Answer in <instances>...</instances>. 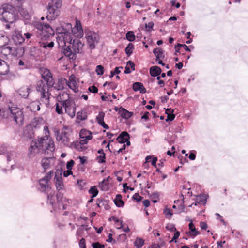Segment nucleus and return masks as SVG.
<instances>
[{"label": "nucleus", "mask_w": 248, "mask_h": 248, "mask_svg": "<svg viewBox=\"0 0 248 248\" xmlns=\"http://www.w3.org/2000/svg\"><path fill=\"white\" fill-rule=\"evenodd\" d=\"M44 130L45 131V136L31 141L29 148V154L30 156H33L35 154L40 152H44L46 154L51 155L54 151V141L46 135V133H49L48 127L44 126Z\"/></svg>", "instance_id": "obj_1"}, {"label": "nucleus", "mask_w": 248, "mask_h": 248, "mask_svg": "<svg viewBox=\"0 0 248 248\" xmlns=\"http://www.w3.org/2000/svg\"><path fill=\"white\" fill-rule=\"evenodd\" d=\"M42 78L46 82V84L43 80H40L37 82L36 90L40 93L41 99L46 104L49 103L50 93L49 89L54 86V79L50 70L47 68L40 69Z\"/></svg>", "instance_id": "obj_2"}, {"label": "nucleus", "mask_w": 248, "mask_h": 248, "mask_svg": "<svg viewBox=\"0 0 248 248\" xmlns=\"http://www.w3.org/2000/svg\"><path fill=\"white\" fill-rule=\"evenodd\" d=\"M17 18V11L14 6L4 4L0 7V20L8 23H13Z\"/></svg>", "instance_id": "obj_3"}, {"label": "nucleus", "mask_w": 248, "mask_h": 248, "mask_svg": "<svg viewBox=\"0 0 248 248\" xmlns=\"http://www.w3.org/2000/svg\"><path fill=\"white\" fill-rule=\"evenodd\" d=\"M35 27L38 37L42 39H46L54 35V30L47 23L41 22H36L35 24Z\"/></svg>", "instance_id": "obj_4"}, {"label": "nucleus", "mask_w": 248, "mask_h": 248, "mask_svg": "<svg viewBox=\"0 0 248 248\" xmlns=\"http://www.w3.org/2000/svg\"><path fill=\"white\" fill-rule=\"evenodd\" d=\"M62 6V0H51L48 4L46 19L49 21L55 20L60 14L59 9Z\"/></svg>", "instance_id": "obj_5"}, {"label": "nucleus", "mask_w": 248, "mask_h": 248, "mask_svg": "<svg viewBox=\"0 0 248 248\" xmlns=\"http://www.w3.org/2000/svg\"><path fill=\"white\" fill-rule=\"evenodd\" d=\"M9 118L19 125H22L24 121V115L22 109L16 106L9 107L7 110Z\"/></svg>", "instance_id": "obj_6"}, {"label": "nucleus", "mask_w": 248, "mask_h": 248, "mask_svg": "<svg viewBox=\"0 0 248 248\" xmlns=\"http://www.w3.org/2000/svg\"><path fill=\"white\" fill-rule=\"evenodd\" d=\"M85 34L89 48L91 49L95 48L99 40L98 34L89 30H86Z\"/></svg>", "instance_id": "obj_7"}, {"label": "nucleus", "mask_w": 248, "mask_h": 248, "mask_svg": "<svg viewBox=\"0 0 248 248\" xmlns=\"http://www.w3.org/2000/svg\"><path fill=\"white\" fill-rule=\"evenodd\" d=\"M53 174V171L50 170L45 177L39 180V188L42 192H48L50 190L51 187L48 184V182L50 180Z\"/></svg>", "instance_id": "obj_8"}, {"label": "nucleus", "mask_w": 248, "mask_h": 248, "mask_svg": "<svg viewBox=\"0 0 248 248\" xmlns=\"http://www.w3.org/2000/svg\"><path fill=\"white\" fill-rule=\"evenodd\" d=\"M64 101L65 102L63 103V107L64 108L65 112L71 118L74 117L76 109V106L74 100L72 99Z\"/></svg>", "instance_id": "obj_9"}, {"label": "nucleus", "mask_w": 248, "mask_h": 248, "mask_svg": "<svg viewBox=\"0 0 248 248\" xmlns=\"http://www.w3.org/2000/svg\"><path fill=\"white\" fill-rule=\"evenodd\" d=\"M57 42L60 46H66L67 43L70 45L72 43L74 39L72 37V35L68 32H62L58 36Z\"/></svg>", "instance_id": "obj_10"}, {"label": "nucleus", "mask_w": 248, "mask_h": 248, "mask_svg": "<svg viewBox=\"0 0 248 248\" xmlns=\"http://www.w3.org/2000/svg\"><path fill=\"white\" fill-rule=\"evenodd\" d=\"M70 45L73 49V52L75 54L82 52L83 44L79 39L75 38Z\"/></svg>", "instance_id": "obj_11"}, {"label": "nucleus", "mask_w": 248, "mask_h": 248, "mask_svg": "<svg viewBox=\"0 0 248 248\" xmlns=\"http://www.w3.org/2000/svg\"><path fill=\"white\" fill-rule=\"evenodd\" d=\"M57 140L61 142L64 145L68 146L70 142V138L68 133L65 130H62L61 133L57 134Z\"/></svg>", "instance_id": "obj_12"}, {"label": "nucleus", "mask_w": 248, "mask_h": 248, "mask_svg": "<svg viewBox=\"0 0 248 248\" xmlns=\"http://www.w3.org/2000/svg\"><path fill=\"white\" fill-rule=\"evenodd\" d=\"M73 35L78 38L83 37L84 32L81 23L79 21H76V25L72 30Z\"/></svg>", "instance_id": "obj_13"}, {"label": "nucleus", "mask_w": 248, "mask_h": 248, "mask_svg": "<svg viewBox=\"0 0 248 248\" xmlns=\"http://www.w3.org/2000/svg\"><path fill=\"white\" fill-rule=\"evenodd\" d=\"M55 159L54 157L43 158L41 160V166L44 169V171L49 169L51 166L54 164Z\"/></svg>", "instance_id": "obj_14"}, {"label": "nucleus", "mask_w": 248, "mask_h": 248, "mask_svg": "<svg viewBox=\"0 0 248 248\" xmlns=\"http://www.w3.org/2000/svg\"><path fill=\"white\" fill-rule=\"evenodd\" d=\"M9 64L0 58V75H5L9 73Z\"/></svg>", "instance_id": "obj_15"}, {"label": "nucleus", "mask_w": 248, "mask_h": 248, "mask_svg": "<svg viewBox=\"0 0 248 248\" xmlns=\"http://www.w3.org/2000/svg\"><path fill=\"white\" fill-rule=\"evenodd\" d=\"M12 40L16 45H21L25 41L24 37L19 32H16L13 35Z\"/></svg>", "instance_id": "obj_16"}, {"label": "nucleus", "mask_w": 248, "mask_h": 248, "mask_svg": "<svg viewBox=\"0 0 248 248\" xmlns=\"http://www.w3.org/2000/svg\"><path fill=\"white\" fill-rule=\"evenodd\" d=\"M104 117L105 113L102 111L100 112L98 115L96 116V121L98 124L102 126L104 128L108 129L109 128V126L105 123L104 121Z\"/></svg>", "instance_id": "obj_17"}, {"label": "nucleus", "mask_w": 248, "mask_h": 248, "mask_svg": "<svg viewBox=\"0 0 248 248\" xmlns=\"http://www.w3.org/2000/svg\"><path fill=\"white\" fill-rule=\"evenodd\" d=\"M67 85L69 86V87L72 90H73L75 92H78V87L77 86V84L75 80V77L74 76L72 75L70 77Z\"/></svg>", "instance_id": "obj_18"}, {"label": "nucleus", "mask_w": 248, "mask_h": 248, "mask_svg": "<svg viewBox=\"0 0 248 248\" xmlns=\"http://www.w3.org/2000/svg\"><path fill=\"white\" fill-rule=\"evenodd\" d=\"M40 103L39 101H34L29 104L27 106V108H29L31 112H36L40 109Z\"/></svg>", "instance_id": "obj_19"}, {"label": "nucleus", "mask_w": 248, "mask_h": 248, "mask_svg": "<svg viewBox=\"0 0 248 248\" xmlns=\"http://www.w3.org/2000/svg\"><path fill=\"white\" fill-rule=\"evenodd\" d=\"M31 89L27 86H23L18 90L19 94L23 98H26L29 96Z\"/></svg>", "instance_id": "obj_20"}, {"label": "nucleus", "mask_w": 248, "mask_h": 248, "mask_svg": "<svg viewBox=\"0 0 248 248\" xmlns=\"http://www.w3.org/2000/svg\"><path fill=\"white\" fill-rule=\"evenodd\" d=\"M133 89L135 91H140V93L142 94L145 93L146 92V89L144 87L143 84L140 82H135L133 85Z\"/></svg>", "instance_id": "obj_21"}, {"label": "nucleus", "mask_w": 248, "mask_h": 248, "mask_svg": "<svg viewBox=\"0 0 248 248\" xmlns=\"http://www.w3.org/2000/svg\"><path fill=\"white\" fill-rule=\"evenodd\" d=\"M63 53L66 56L69 57L70 59L76 58V54L73 52V49L70 45L63 49Z\"/></svg>", "instance_id": "obj_22"}, {"label": "nucleus", "mask_w": 248, "mask_h": 248, "mask_svg": "<svg viewBox=\"0 0 248 248\" xmlns=\"http://www.w3.org/2000/svg\"><path fill=\"white\" fill-rule=\"evenodd\" d=\"M129 135L126 131L122 132L117 138V140L120 143H124L129 139Z\"/></svg>", "instance_id": "obj_23"}, {"label": "nucleus", "mask_w": 248, "mask_h": 248, "mask_svg": "<svg viewBox=\"0 0 248 248\" xmlns=\"http://www.w3.org/2000/svg\"><path fill=\"white\" fill-rule=\"evenodd\" d=\"M161 73V69L157 66H152L150 68V74L152 77H157Z\"/></svg>", "instance_id": "obj_24"}, {"label": "nucleus", "mask_w": 248, "mask_h": 248, "mask_svg": "<svg viewBox=\"0 0 248 248\" xmlns=\"http://www.w3.org/2000/svg\"><path fill=\"white\" fill-rule=\"evenodd\" d=\"M54 181L56 189L58 191L62 189L63 187V184L61 177L56 174Z\"/></svg>", "instance_id": "obj_25"}, {"label": "nucleus", "mask_w": 248, "mask_h": 248, "mask_svg": "<svg viewBox=\"0 0 248 248\" xmlns=\"http://www.w3.org/2000/svg\"><path fill=\"white\" fill-rule=\"evenodd\" d=\"M119 113L122 118L125 119H128L130 118L132 115V113L131 112H129L128 110H126L124 108H120Z\"/></svg>", "instance_id": "obj_26"}, {"label": "nucleus", "mask_w": 248, "mask_h": 248, "mask_svg": "<svg viewBox=\"0 0 248 248\" xmlns=\"http://www.w3.org/2000/svg\"><path fill=\"white\" fill-rule=\"evenodd\" d=\"M79 135L81 139L86 138L87 140H91L93 138L92 133L85 129H82L80 132Z\"/></svg>", "instance_id": "obj_27"}, {"label": "nucleus", "mask_w": 248, "mask_h": 248, "mask_svg": "<svg viewBox=\"0 0 248 248\" xmlns=\"http://www.w3.org/2000/svg\"><path fill=\"white\" fill-rule=\"evenodd\" d=\"M188 226L189 229L190 230L188 233L189 236L191 237H195L199 234V232L196 230V228L192 222L189 224Z\"/></svg>", "instance_id": "obj_28"}, {"label": "nucleus", "mask_w": 248, "mask_h": 248, "mask_svg": "<svg viewBox=\"0 0 248 248\" xmlns=\"http://www.w3.org/2000/svg\"><path fill=\"white\" fill-rule=\"evenodd\" d=\"M153 53L156 56V61L160 60V59H163L165 57L163 54V51L160 48H155L153 50Z\"/></svg>", "instance_id": "obj_29"}, {"label": "nucleus", "mask_w": 248, "mask_h": 248, "mask_svg": "<svg viewBox=\"0 0 248 248\" xmlns=\"http://www.w3.org/2000/svg\"><path fill=\"white\" fill-rule=\"evenodd\" d=\"M110 177H108L106 179H104L102 181L99 183V186L101 189L103 191H107L108 190V180Z\"/></svg>", "instance_id": "obj_30"}, {"label": "nucleus", "mask_w": 248, "mask_h": 248, "mask_svg": "<svg viewBox=\"0 0 248 248\" xmlns=\"http://www.w3.org/2000/svg\"><path fill=\"white\" fill-rule=\"evenodd\" d=\"M58 99L59 102L63 103L65 102L64 100H69L72 99V98L69 96L68 93L63 92L59 94Z\"/></svg>", "instance_id": "obj_31"}, {"label": "nucleus", "mask_w": 248, "mask_h": 248, "mask_svg": "<svg viewBox=\"0 0 248 248\" xmlns=\"http://www.w3.org/2000/svg\"><path fill=\"white\" fill-rule=\"evenodd\" d=\"M115 204L119 207H122L124 206V202L122 200V196L120 194H117L114 200Z\"/></svg>", "instance_id": "obj_32"}, {"label": "nucleus", "mask_w": 248, "mask_h": 248, "mask_svg": "<svg viewBox=\"0 0 248 248\" xmlns=\"http://www.w3.org/2000/svg\"><path fill=\"white\" fill-rule=\"evenodd\" d=\"M57 198L56 196L54 195V192L51 191L47 195V202H49L53 207L54 204L55 203V198Z\"/></svg>", "instance_id": "obj_33"}, {"label": "nucleus", "mask_w": 248, "mask_h": 248, "mask_svg": "<svg viewBox=\"0 0 248 248\" xmlns=\"http://www.w3.org/2000/svg\"><path fill=\"white\" fill-rule=\"evenodd\" d=\"M52 87L58 91L62 90L64 89L63 81L62 79H59L55 84L54 82V86Z\"/></svg>", "instance_id": "obj_34"}, {"label": "nucleus", "mask_w": 248, "mask_h": 248, "mask_svg": "<svg viewBox=\"0 0 248 248\" xmlns=\"http://www.w3.org/2000/svg\"><path fill=\"white\" fill-rule=\"evenodd\" d=\"M7 154V159L8 161H10L11 156L12 155L11 153H9L7 148H5L3 146L0 147V155Z\"/></svg>", "instance_id": "obj_35"}, {"label": "nucleus", "mask_w": 248, "mask_h": 248, "mask_svg": "<svg viewBox=\"0 0 248 248\" xmlns=\"http://www.w3.org/2000/svg\"><path fill=\"white\" fill-rule=\"evenodd\" d=\"M40 46L43 48H52L54 46V43L53 42H50L49 43L40 42Z\"/></svg>", "instance_id": "obj_36"}, {"label": "nucleus", "mask_w": 248, "mask_h": 248, "mask_svg": "<svg viewBox=\"0 0 248 248\" xmlns=\"http://www.w3.org/2000/svg\"><path fill=\"white\" fill-rule=\"evenodd\" d=\"M77 118L80 121H83L87 119V116L85 111L82 110L77 113Z\"/></svg>", "instance_id": "obj_37"}, {"label": "nucleus", "mask_w": 248, "mask_h": 248, "mask_svg": "<svg viewBox=\"0 0 248 248\" xmlns=\"http://www.w3.org/2000/svg\"><path fill=\"white\" fill-rule=\"evenodd\" d=\"M55 111L59 114H63V103H57L55 105Z\"/></svg>", "instance_id": "obj_38"}, {"label": "nucleus", "mask_w": 248, "mask_h": 248, "mask_svg": "<svg viewBox=\"0 0 248 248\" xmlns=\"http://www.w3.org/2000/svg\"><path fill=\"white\" fill-rule=\"evenodd\" d=\"M97 205L99 207L104 206V208L105 209H108V207L107 201L103 199L98 200V202L97 203Z\"/></svg>", "instance_id": "obj_39"}, {"label": "nucleus", "mask_w": 248, "mask_h": 248, "mask_svg": "<svg viewBox=\"0 0 248 248\" xmlns=\"http://www.w3.org/2000/svg\"><path fill=\"white\" fill-rule=\"evenodd\" d=\"M134 49V45L132 43H129L125 48V53L127 54L128 56H130L133 50Z\"/></svg>", "instance_id": "obj_40"}, {"label": "nucleus", "mask_w": 248, "mask_h": 248, "mask_svg": "<svg viewBox=\"0 0 248 248\" xmlns=\"http://www.w3.org/2000/svg\"><path fill=\"white\" fill-rule=\"evenodd\" d=\"M144 244V240L142 238H137L135 242L134 245L137 248H141Z\"/></svg>", "instance_id": "obj_41"}, {"label": "nucleus", "mask_w": 248, "mask_h": 248, "mask_svg": "<svg viewBox=\"0 0 248 248\" xmlns=\"http://www.w3.org/2000/svg\"><path fill=\"white\" fill-rule=\"evenodd\" d=\"M3 49L4 50H8V54H11L12 55L16 54L15 47L4 46H3Z\"/></svg>", "instance_id": "obj_42"}, {"label": "nucleus", "mask_w": 248, "mask_h": 248, "mask_svg": "<svg viewBox=\"0 0 248 248\" xmlns=\"http://www.w3.org/2000/svg\"><path fill=\"white\" fill-rule=\"evenodd\" d=\"M74 148L78 151H83L87 149L86 147L82 146L80 142H75L72 143Z\"/></svg>", "instance_id": "obj_43"}, {"label": "nucleus", "mask_w": 248, "mask_h": 248, "mask_svg": "<svg viewBox=\"0 0 248 248\" xmlns=\"http://www.w3.org/2000/svg\"><path fill=\"white\" fill-rule=\"evenodd\" d=\"M57 197V202L59 204V206L60 207L61 205H62V208L63 209H65L66 207H65V205H63L62 203H61L62 202V199L63 198L62 194L61 193H59L56 195Z\"/></svg>", "instance_id": "obj_44"}, {"label": "nucleus", "mask_w": 248, "mask_h": 248, "mask_svg": "<svg viewBox=\"0 0 248 248\" xmlns=\"http://www.w3.org/2000/svg\"><path fill=\"white\" fill-rule=\"evenodd\" d=\"M20 14H21V15L25 19H28L30 17L29 16V13L27 11V10L24 9V8H20L19 10H18Z\"/></svg>", "instance_id": "obj_45"}, {"label": "nucleus", "mask_w": 248, "mask_h": 248, "mask_svg": "<svg viewBox=\"0 0 248 248\" xmlns=\"http://www.w3.org/2000/svg\"><path fill=\"white\" fill-rule=\"evenodd\" d=\"M181 47H183L186 51H190L188 46L185 44H178L175 46L176 51L178 52Z\"/></svg>", "instance_id": "obj_46"}, {"label": "nucleus", "mask_w": 248, "mask_h": 248, "mask_svg": "<svg viewBox=\"0 0 248 248\" xmlns=\"http://www.w3.org/2000/svg\"><path fill=\"white\" fill-rule=\"evenodd\" d=\"M89 192L90 193L92 194V197L93 198L94 197H95L98 193V191L97 190V189L96 188V186H92L90 190H89Z\"/></svg>", "instance_id": "obj_47"}, {"label": "nucleus", "mask_w": 248, "mask_h": 248, "mask_svg": "<svg viewBox=\"0 0 248 248\" xmlns=\"http://www.w3.org/2000/svg\"><path fill=\"white\" fill-rule=\"evenodd\" d=\"M127 39L130 42L133 41L135 39L134 33L132 31H129L126 34Z\"/></svg>", "instance_id": "obj_48"}, {"label": "nucleus", "mask_w": 248, "mask_h": 248, "mask_svg": "<svg viewBox=\"0 0 248 248\" xmlns=\"http://www.w3.org/2000/svg\"><path fill=\"white\" fill-rule=\"evenodd\" d=\"M104 67L102 65H99L96 67L95 71L97 75H102L104 74Z\"/></svg>", "instance_id": "obj_49"}, {"label": "nucleus", "mask_w": 248, "mask_h": 248, "mask_svg": "<svg viewBox=\"0 0 248 248\" xmlns=\"http://www.w3.org/2000/svg\"><path fill=\"white\" fill-rule=\"evenodd\" d=\"M154 24L153 22H150L148 24H145V28L146 31L151 32L153 30V28Z\"/></svg>", "instance_id": "obj_50"}, {"label": "nucleus", "mask_w": 248, "mask_h": 248, "mask_svg": "<svg viewBox=\"0 0 248 248\" xmlns=\"http://www.w3.org/2000/svg\"><path fill=\"white\" fill-rule=\"evenodd\" d=\"M166 228L167 230H169L171 232H173L176 231V229L175 227V226L172 224H168L166 226Z\"/></svg>", "instance_id": "obj_51"}, {"label": "nucleus", "mask_w": 248, "mask_h": 248, "mask_svg": "<svg viewBox=\"0 0 248 248\" xmlns=\"http://www.w3.org/2000/svg\"><path fill=\"white\" fill-rule=\"evenodd\" d=\"M105 153H103V155H101L97 157V161L99 163H102L105 162Z\"/></svg>", "instance_id": "obj_52"}, {"label": "nucleus", "mask_w": 248, "mask_h": 248, "mask_svg": "<svg viewBox=\"0 0 248 248\" xmlns=\"http://www.w3.org/2000/svg\"><path fill=\"white\" fill-rule=\"evenodd\" d=\"M175 233H174V236H173V238H172V239L171 241H170V243H171V242H172V241H175V242H177V241H176V239H177L179 237V236H180V232H179V231H175Z\"/></svg>", "instance_id": "obj_53"}, {"label": "nucleus", "mask_w": 248, "mask_h": 248, "mask_svg": "<svg viewBox=\"0 0 248 248\" xmlns=\"http://www.w3.org/2000/svg\"><path fill=\"white\" fill-rule=\"evenodd\" d=\"M88 90L93 93H96L98 92V89L95 86H92L89 87Z\"/></svg>", "instance_id": "obj_54"}, {"label": "nucleus", "mask_w": 248, "mask_h": 248, "mask_svg": "<svg viewBox=\"0 0 248 248\" xmlns=\"http://www.w3.org/2000/svg\"><path fill=\"white\" fill-rule=\"evenodd\" d=\"M74 164V161L73 160H70L67 163L66 168L68 170H71L72 167Z\"/></svg>", "instance_id": "obj_55"}, {"label": "nucleus", "mask_w": 248, "mask_h": 248, "mask_svg": "<svg viewBox=\"0 0 248 248\" xmlns=\"http://www.w3.org/2000/svg\"><path fill=\"white\" fill-rule=\"evenodd\" d=\"M93 248H104V246L100 244L99 242L93 243L92 245Z\"/></svg>", "instance_id": "obj_56"}, {"label": "nucleus", "mask_w": 248, "mask_h": 248, "mask_svg": "<svg viewBox=\"0 0 248 248\" xmlns=\"http://www.w3.org/2000/svg\"><path fill=\"white\" fill-rule=\"evenodd\" d=\"M79 248H86L85 239L82 238L79 243Z\"/></svg>", "instance_id": "obj_57"}, {"label": "nucleus", "mask_w": 248, "mask_h": 248, "mask_svg": "<svg viewBox=\"0 0 248 248\" xmlns=\"http://www.w3.org/2000/svg\"><path fill=\"white\" fill-rule=\"evenodd\" d=\"M143 198L140 196L139 193H135L132 197V199L139 202Z\"/></svg>", "instance_id": "obj_58"}, {"label": "nucleus", "mask_w": 248, "mask_h": 248, "mask_svg": "<svg viewBox=\"0 0 248 248\" xmlns=\"http://www.w3.org/2000/svg\"><path fill=\"white\" fill-rule=\"evenodd\" d=\"M197 200H199L200 202L201 203H205L206 200L205 197L203 195H200L198 196Z\"/></svg>", "instance_id": "obj_59"}, {"label": "nucleus", "mask_w": 248, "mask_h": 248, "mask_svg": "<svg viewBox=\"0 0 248 248\" xmlns=\"http://www.w3.org/2000/svg\"><path fill=\"white\" fill-rule=\"evenodd\" d=\"M108 86H109L110 89H111L112 90H113L116 89L117 84L114 82H111L108 83Z\"/></svg>", "instance_id": "obj_60"}, {"label": "nucleus", "mask_w": 248, "mask_h": 248, "mask_svg": "<svg viewBox=\"0 0 248 248\" xmlns=\"http://www.w3.org/2000/svg\"><path fill=\"white\" fill-rule=\"evenodd\" d=\"M175 118V115L173 114H168L167 118L166 120V121H172Z\"/></svg>", "instance_id": "obj_61"}, {"label": "nucleus", "mask_w": 248, "mask_h": 248, "mask_svg": "<svg viewBox=\"0 0 248 248\" xmlns=\"http://www.w3.org/2000/svg\"><path fill=\"white\" fill-rule=\"evenodd\" d=\"M200 227L203 230H206L208 226L206 222H201L200 223Z\"/></svg>", "instance_id": "obj_62"}, {"label": "nucleus", "mask_w": 248, "mask_h": 248, "mask_svg": "<svg viewBox=\"0 0 248 248\" xmlns=\"http://www.w3.org/2000/svg\"><path fill=\"white\" fill-rule=\"evenodd\" d=\"M127 65L129 66V67H130L132 70H135V64L132 61H128L127 62Z\"/></svg>", "instance_id": "obj_63"}, {"label": "nucleus", "mask_w": 248, "mask_h": 248, "mask_svg": "<svg viewBox=\"0 0 248 248\" xmlns=\"http://www.w3.org/2000/svg\"><path fill=\"white\" fill-rule=\"evenodd\" d=\"M31 125L32 127L35 128H39L40 127V125L37 123V121L35 120H34V121L32 122Z\"/></svg>", "instance_id": "obj_64"}]
</instances>
